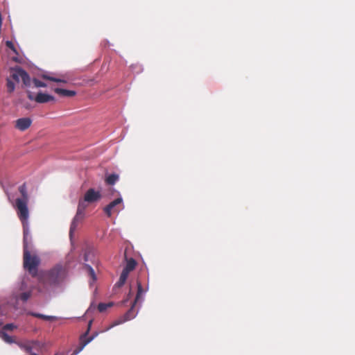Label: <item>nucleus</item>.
Instances as JSON below:
<instances>
[{
  "instance_id": "11",
  "label": "nucleus",
  "mask_w": 355,
  "mask_h": 355,
  "mask_svg": "<svg viewBox=\"0 0 355 355\" xmlns=\"http://www.w3.org/2000/svg\"><path fill=\"white\" fill-rule=\"evenodd\" d=\"M32 120L30 118L24 117L20 118L15 121V127L20 131H25L30 128Z\"/></svg>"
},
{
  "instance_id": "19",
  "label": "nucleus",
  "mask_w": 355,
  "mask_h": 355,
  "mask_svg": "<svg viewBox=\"0 0 355 355\" xmlns=\"http://www.w3.org/2000/svg\"><path fill=\"white\" fill-rule=\"evenodd\" d=\"M119 180V175L117 174H111L109 175L105 178V182L109 185H113L116 183V182Z\"/></svg>"
},
{
  "instance_id": "29",
  "label": "nucleus",
  "mask_w": 355,
  "mask_h": 355,
  "mask_svg": "<svg viewBox=\"0 0 355 355\" xmlns=\"http://www.w3.org/2000/svg\"><path fill=\"white\" fill-rule=\"evenodd\" d=\"M28 269V272L32 276H35L37 273L38 268H26Z\"/></svg>"
},
{
  "instance_id": "10",
  "label": "nucleus",
  "mask_w": 355,
  "mask_h": 355,
  "mask_svg": "<svg viewBox=\"0 0 355 355\" xmlns=\"http://www.w3.org/2000/svg\"><path fill=\"white\" fill-rule=\"evenodd\" d=\"M101 198V193L96 191L94 189H88L84 196L85 201H87L88 203L96 202L100 200Z\"/></svg>"
},
{
  "instance_id": "13",
  "label": "nucleus",
  "mask_w": 355,
  "mask_h": 355,
  "mask_svg": "<svg viewBox=\"0 0 355 355\" xmlns=\"http://www.w3.org/2000/svg\"><path fill=\"white\" fill-rule=\"evenodd\" d=\"M35 101L38 103H44L49 101H54L55 98L51 95L39 92L35 97Z\"/></svg>"
},
{
  "instance_id": "16",
  "label": "nucleus",
  "mask_w": 355,
  "mask_h": 355,
  "mask_svg": "<svg viewBox=\"0 0 355 355\" xmlns=\"http://www.w3.org/2000/svg\"><path fill=\"white\" fill-rule=\"evenodd\" d=\"M54 92L56 94H58L60 96H62L71 97V96H73L76 95V92H74V91L61 89V88H55L54 89Z\"/></svg>"
},
{
  "instance_id": "28",
  "label": "nucleus",
  "mask_w": 355,
  "mask_h": 355,
  "mask_svg": "<svg viewBox=\"0 0 355 355\" xmlns=\"http://www.w3.org/2000/svg\"><path fill=\"white\" fill-rule=\"evenodd\" d=\"M92 320L89 321L88 326H87V329L86 332L81 336V337H83L84 338H88L87 336L89 332L90 331V329H91V327H92Z\"/></svg>"
},
{
  "instance_id": "1",
  "label": "nucleus",
  "mask_w": 355,
  "mask_h": 355,
  "mask_svg": "<svg viewBox=\"0 0 355 355\" xmlns=\"http://www.w3.org/2000/svg\"><path fill=\"white\" fill-rule=\"evenodd\" d=\"M143 292L141 284L139 282H137V293L135 297V300L131 306V308L123 315L120 316L119 318L115 320L110 326L106 327L105 330L102 331V332L107 331L115 326L119 325L121 324L124 323L126 321H128L136 316V313L134 310V306L137 303V300L140 297L141 293Z\"/></svg>"
},
{
  "instance_id": "20",
  "label": "nucleus",
  "mask_w": 355,
  "mask_h": 355,
  "mask_svg": "<svg viewBox=\"0 0 355 355\" xmlns=\"http://www.w3.org/2000/svg\"><path fill=\"white\" fill-rule=\"evenodd\" d=\"M1 338L6 343H8V344H11V343H15L17 342L15 340V338L9 335H8L6 332L4 331H2L1 333Z\"/></svg>"
},
{
  "instance_id": "14",
  "label": "nucleus",
  "mask_w": 355,
  "mask_h": 355,
  "mask_svg": "<svg viewBox=\"0 0 355 355\" xmlns=\"http://www.w3.org/2000/svg\"><path fill=\"white\" fill-rule=\"evenodd\" d=\"M35 343V342L33 341H17L16 344L23 350H24L26 352L28 353L29 355H31V353H33L32 352L33 349V345Z\"/></svg>"
},
{
  "instance_id": "33",
  "label": "nucleus",
  "mask_w": 355,
  "mask_h": 355,
  "mask_svg": "<svg viewBox=\"0 0 355 355\" xmlns=\"http://www.w3.org/2000/svg\"><path fill=\"white\" fill-rule=\"evenodd\" d=\"M55 355H57V354H55Z\"/></svg>"
},
{
  "instance_id": "22",
  "label": "nucleus",
  "mask_w": 355,
  "mask_h": 355,
  "mask_svg": "<svg viewBox=\"0 0 355 355\" xmlns=\"http://www.w3.org/2000/svg\"><path fill=\"white\" fill-rule=\"evenodd\" d=\"M21 73H22V76H21V79L23 83L24 84L25 86H30L31 80V78H30L29 75L28 74V73L25 70H24V71H21Z\"/></svg>"
},
{
  "instance_id": "15",
  "label": "nucleus",
  "mask_w": 355,
  "mask_h": 355,
  "mask_svg": "<svg viewBox=\"0 0 355 355\" xmlns=\"http://www.w3.org/2000/svg\"><path fill=\"white\" fill-rule=\"evenodd\" d=\"M21 71H24V69L19 67H16L15 68L11 69L10 78L13 79L16 82H19V80L21 78L22 73Z\"/></svg>"
},
{
  "instance_id": "21",
  "label": "nucleus",
  "mask_w": 355,
  "mask_h": 355,
  "mask_svg": "<svg viewBox=\"0 0 355 355\" xmlns=\"http://www.w3.org/2000/svg\"><path fill=\"white\" fill-rule=\"evenodd\" d=\"M30 315H31L33 317H35L37 318H41V319H43L45 320H49V321H51V320H53L55 319V318L54 316L45 315H43L41 313H33V312L30 313Z\"/></svg>"
},
{
  "instance_id": "9",
  "label": "nucleus",
  "mask_w": 355,
  "mask_h": 355,
  "mask_svg": "<svg viewBox=\"0 0 355 355\" xmlns=\"http://www.w3.org/2000/svg\"><path fill=\"white\" fill-rule=\"evenodd\" d=\"M98 335V332H95L90 337L88 338H84L80 336V344L79 345L73 350L71 355H77L78 353H80L83 348L89 343H90L95 337H96Z\"/></svg>"
},
{
  "instance_id": "8",
  "label": "nucleus",
  "mask_w": 355,
  "mask_h": 355,
  "mask_svg": "<svg viewBox=\"0 0 355 355\" xmlns=\"http://www.w3.org/2000/svg\"><path fill=\"white\" fill-rule=\"evenodd\" d=\"M123 200L121 197L115 199L104 207V212L108 217H110L113 213L118 212L119 211V209L117 208V205L121 204Z\"/></svg>"
},
{
  "instance_id": "17",
  "label": "nucleus",
  "mask_w": 355,
  "mask_h": 355,
  "mask_svg": "<svg viewBox=\"0 0 355 355\" xmlns=\"http://www.w3.org/2000/svg\"><path fill=\"white\" fill-rule=\"evenodd\" d=\"M124 260L125 261V263H126L125 266H128V267L136 266L137 264V261H135V259L134 258L128 256L126 250H125V252H124Z\"/></svg>"
},
{
  "instance_id": "7",
  "label": "nucleus",
  "mask_w": 355,
  "mask_h": 355,
  "mask_svg": "<svg viewBox=\"0 0 355 355\" xmlns=\"http://www.w3.org/2000/svg\"><path fill=\"white\" fill-rule=\"evenodd\" d=\"M84 266L88 267L91 264H96L97 259L96 257V250L92 246H87L84 250L83 254Z\"/></svg>"
},
{
  "instance_id": "31",
  "label": "nucleus",
  "mask_w": 355,
  "mask_h": 355,
  "mask_svg": "<svg viewBox=\"0 0 355 355\" xmlns=\"http://www.w3.org/2000/svg\"><path fill=\"white\" fill-rule=\"evenodd\" d=\"M27 94H28L27 96H28V99H30L31 101H33V100L35 101V97L33 96L32 92H31L30 91H28Z\"/></svg>"
},
{
  "instance_id": "4",
  "label": "nucleus",
  "mask_w": 355,
  "mask_h": 355,
  "mask_svg": "<svg viewBox=\"0 0 355 355\" xmlns=\"http://www.w3.org/2000/svg\"><path fill=\"white\" fill-rule=\"evenodd\" d=\"M12 295L16 301L21 300L25 302L32 295V291L27 290L26 284L23 280L14 288Z\"/></svg>"
},
{
  "instance_id": "3",
  "label": "nucleus",
  "mask_w": 355,
  "mask_h": 355,
  "mask_svg": "<svg viewBox=\"0 0 355 355\" xmlns=\"http://www.w3.org/2000/svg\"><path fill=\"white\" fill-rule=\"evenodd\" d=\"M87 202L85 199H80L78 202L76 214L74 216L69 230V236L71 239L74 231L76 230L78 223L85 216V211L87 207Z\"/></svg>"
},
{
  "instance_id": "30",
  "label": "nucleus",
  "mask_w": 355,
  "mask_h": 355,
  "mask_svg": "<svg viewBox=\"0 0 355 355\" xmlns=\"http://www.w3.org/2000/svg\"><path fill=\"white\" fill-rule=\"evenodd\" d=\"M15 328H16V327L13 324H6V325L3 326V329L8 330V331H12Z\"/></svg>"
},
{
  "instance_id": "27",
  "label": "nucleus",
  "mask_w": 355,
  "mask_h": 355,
  "mask_svg": "<svg viewBox=\"0 0 355 355\" xmlns=\"http://www.w3.org/2000/svg\"><path fill=\"white\" fill-rule=\"evenodd\" d=\"M6 45L8 48L12 50L15 53L17 54V51L16 48L15 47L14 44L11 41H6Z\"/></svg>"
},
{
  "instance_id": "2",
  "label": "nucleus",
  "mask_w": 355,
  "mask_h": 355,
  "mask_svg": "<svg viewBox=\"0 0 355 355\" xmlns=\"http://www.w3.org/2000/svg\"><path fill=\"white\" fill-rule=\"evenodd\" d=\"M40 263L41 259L32 246L23 248V266H39Z\"/></svg>"
},
{
  "instance_id": "24",
  "label": "nucleus",
  "mask_w": 355,
  "mask_h": 355,
  "mask_svg": "<svg viewBox=\"0 0 355 355\" xmlns=\"http://www.w3.org/2000/svg\"><path fill=\"white\" fill-rule=\"evenodd\" d=\"M6 87L9 93L13 92L15 89V83L10 80V78H7Z\"/></svg>"
},
{
  "instance_id": "18",
  "label": "nucleus",
  "mask_w": 355,
  "mask_h": 355,
  "mask_svg": "<svg viewBox=\"0 0 355 355\" xmlns=\"http://www.w3.org/2000/svg\"><path fill=\"white\" fill-rule=\"evenodd\" d=\"M88 276L90 278L89 284L92 286L96 281L97 277L93 268H86Z\"/></svg>"
},
{
  "instance_id": "5",
  "label": "nucleus",
  "mask_w": 355,
  "mask_h": 355,
  "mask_svg": "<svg viewBox=\"0 0 355 355\" xmlns=\"http://www.w3.org/2000/svg\"><path fill=\"white\" fill-rule=\"evenodd\" d=\"M19 191L21 195V198H18L15 200V207L17 209V213H21V208L26 210V213H29L28 209V196L25 183L19 187Z\"/></svg>"
},
{
  "instance_id": "25",
  "label": "nucleus",
  "mask_w": 355,
  "mask_h": 355,
  "mask_svg": "<svg viewBox=\"0 0 355 355\" xmlns=\"http://www.w3.org/2000/svg\"><path fill=\"white\" fill-rule=\"evenodd\" d=\"M42 78L45 80H49L56 82V83H66L67 82L66 80H64L63 79L56 78H54V77H52V76H50L48 75H45V74L42 75Z\"/></svg>"
},
{
  "instance_id": "26",
  "label": "nucleus",
  "mask_w": 355,
  "mask_h": 355,
  "mask_svg": "<svg viewBox=\"0 0 355 355\" xmlns=\"http://www.w3.org/2000/svg\"><path fill=\"white\" fill-rule=\"evenodd\" d=\"M33 82L36 87H46L47 86L46 83L36 78H34Z\"/></svg>"
},
{
  "instance_id": "32",
  "label": "nucleus",
  "mask_w": 355,
  "mask_h": 355,
  "mask_svg": "<svg viewBox=\"0 0 355 355\" xmlns=\"http://www.w3.org/2000/svg\"><path fill=\"white\" fill-rule=\"evenodd\" d=\"M31 355H38V354L33 352V353H31Z\"/></svg>"
},
{
  "instance_id": "12",
  "label": "nucleus",
  "mask_w": 355,
  "mask_h": 355,
  "mask_svg": "<svg viewBox=\"0 0 355 355\" xmlns=\"http://www.w3.org/2000/svg\"><path fill=\"white\" fill-rule=\"evenodd\" d=\"M134 268H124L119 281L115 284L114 286L118 288L122 287L125 284L130 272L133 270Z\"/></svg>"
},
{
  "instance_id": "23",
  "label": "nucleus",
  "mask_w": 355,
  "mask_h": 355,
  "mask_svg": "<svg viewBox=\"0 0 355 355\" xmlns=\"http://www.w3.org/2000/svg\"><path fill=\"white\" fill-rule=\"evenodd\" d=\"M112 306H113L112 302L99 303L98 305V310L99 312H104L107 310V309L112 307Z\"/></svg>"
},
{
  "instance_id": "6",
  "label": "nucleus",
  "mask_w": 355,
  "mask_h": 355,
  "mask_svg": "<svg viewBox=\"0 0 355 355\" xmlns=\"http://www.w3.org/2000/svg\"><path fill=\"white\" fill-rule=\"evenodd\" d=\"M17 216L21 220L23 226V234H24V241H23V248L25 247H30L28 243L29 239H31L29 235V227L28 219L29 216V213H26V210L23 208H21V213L17 214Z\"/></svg>"
}]
</instances>
